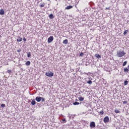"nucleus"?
<instances>
[{
  "label": "nucleus",
  "instance_id": "obj_17",
  "mask_svg": "<svg viewBox=\"0 0 129 129\" xmlns=\"http://www.w3.org/2000/svg\"><path fill=\"white\" fill-rule=\"evenodd\" d=\"M114 112H115V113H119V112H120V111H119L118 109H115L114 110Z\"/></svg>",
  "mask_w": 129,
  "mask_h": 129
},
{
  "label": "nucleus",
  "instance_id": "obj_29",
  "mask_svg": "<svg viewBox=\"0 0 129 129\" xmlns=\"http://www.w3.org/2000/svg\"><path fill=\"white\" fill-rule=\"evenodd\" d=\"M41 101L43 102V101H45V99L44 98H42Z\"/></svg>",
  "mask_w": 129,
  "mask_h": 129
},
{
  "label": "nucleus",
  "instance_id": "obj_34",
  "mask_svg": "<svg viewBox=\"0 0 129 129\" xmlns=\"http://www.w3.org/2000/svg\"><path fill=\"white\" fill-rule=\"evenodd\" d=\"M109 9H110V8H105V10H106V11H107V10H109Z\"/></svg>",
  "mask_w": 129,
  "mask_h": 129
},
{
  "label": "nucleus",
  "instance_id": "obj_3",
  "mask_svg": "<svg viewBox=\"0 0 129 129\" xmlns=\"http://www.w3.org/2000/svg\"><path fill=\"white\" fill-rule=\"evenodd\" d=\"M103 121H104V122H105V123H107V122H108V121H109V117H108V116H105L104 118Z\"/></svg>",
  "mask_w": 129,
  "mask_h": 129
},
{
  "label": "nucleus",
  "instance_id": "obj_4",
  "mask_svg": "<svg viewBox=\"0 0 129 129\" xmlns=\"http://www.w3.org/2000/svg\"><path fill=\"white\" fill-rule=\"evenodd\" d=\"M53 40H54V37L52 36H50L48 38L47 42H48V43H51V42H53Z\"/></svg>",
  "mask_w": 129,
  "mask_h": 129
},
{
  "label": "nucleus",
  "instance_id": "obj_21",
  "mask_svg": "<svg viewBox=\"0 0 129 129\" xmlns=\"http://www.w3.org/2000/svg\"><path fill=\"white\" fill-rule=\"evenodd\" d=\"M27 57L28 58H30V57H31V52H28L27 53Z\"/></svg>",
  "mask_w": 129,
  "mask_h": 129
},
{
  "label": "nucleus",
  "instance_id": "obj_25",
  "mask_svg": "<svg viewBox=\"0 0 129 129\" xmlns=\"http://www.w3.org/2000/svg\"><path fill=\"white\" fill-rule=\"evenodd\" d=\"M7 72L9 73V74H11V73H12V70H8Z\"/></svg>",
  "mask_w": 129,
  "mask_h": 129
},
{
  "label": "nucleus",
  "instance_id": "obj_2",
  "mask_svg": "<svg viewBox=\"0 0 129 129\" xmlns=\"http://www.w3.org/2000/svg\"><path fill=\"white\" fill-rule=\"evenodd\" d=\"M46 76H48V77H52L54 76V74L52 72H49L45 73Z\"/></svg>",
  "mask_w": 129,
  "mask_h": 129
},
{
  "label": "nucleus",
  "instance_id": "obj_27",
  "mask_svg": "<svg viewBox=\"0 0 129 129\" xmlns=\"http://www.w3.org/2000/svg\"><path fill=\"white\" fill-rule=\"evenodd\" d=\"M1 107H6V104H1Z\"/></svg>",
  "mask_w": 129,
  "mask_h": 129
},
{
  "label": "nucleus",
  "instance_id": "obj_20",
  "mask_svg": "<svg viewBox=\"0 0 129 129\" xmlns=\"http://www.w3.org/2000/svg\"><path fill=\"white\" fill-rule=\"evenodd\" d=\"M74 105H79V102H75L73 103Z\"/></svg>",
  "mask_w": 129,
  "mask_h": 129
},
{
  "label": "nucleus",
  "instance_id": "obj_15",
  "mask_svg": "<svg viewBox=\"0 0 129 129\" xmlns=\"http://www.w3.org/2000/svg\"><path fill=\"white\" fill-rule=\"evenodd\" d=\"M49 18H50V19H54V15H53L52 14H50V15H49Z\"/></svg>",
  "mask_w": 129,
  "mask_h": 129
},
{
  "label": "nucleus",
  "instance_id": "obj_24",
  "mask_svg": "<svg viewBox=\"0 0 129 129\" xmlns=\"http://www.w3.org/2000/svg\"><path fill=\"white\" fill-rule=\"evenodd\" d=\"M99 113V114H103L104 113V112L103 111V110H102V111H100Z\"/></svg>",
  "mask_w": 129,
  "mask_h": 129
},
{
  "label": "nucleus",
  "instance_id": "obj_30",
  "mask_svg": "<svg viewBox=\"0 0 129 129\" xmlns=\"http://www.w3.org/2000/svg\"><path fill=\"white\" fill-rule=\"evenodd\" d=\"M62 121H63V123H64V122H66V119H65V118L62 119Z\"/></svg>",
  "mask_w": 129,
  "mask_h": 129
},
{
  "label": "nucleus",
  "instance_id": "obj_32",
  "mask_svg": "<svg viewBox=\"0 0 129 129\" xmlns=\"http://www.w3.org/2000/svg\"><path fill=\"white\" fill-rule=\"evenodd\" d=\"M23 41L24 42H26L27 41V39H26V38H23Z\"/></svg>",
  "mask_w": 129,
  "mask_h": 129
},
{
  "label": "nucleus",
  "instance_id": "obj_23",
  "mask_svg": "<svg viewBox=\"0 0 129 129\" xmlns=\"http://www.w3.org/2000/svg\"><path fill=\"white\" fill-rule=\"evenodd\" d=\"M88 84H92V81L91 80H89L87 82Z\"/></svg>",
  "mask_w": 129,
  "mask_h": 129
},
{
  "label": "nucleus",
  "instance_id": "obj_11",
  "mask_svg": "<svg viewBox=\"0 0 129 129\" xmlns=\"http://www.w3.org/2000/svg\"><path fill=\"white\" fill-rule=\"evenodd\" d=\"M17 42H22L23 41V38H21V37H18V38L17 39Z\"/></svg>",
  "mask_w": 129,
  "mask_h": 129
},
{
  "label": "nucleus",
  "instance_id": "obj_14",
  "mask_svg": "<svg viewBox=\"0 0 129 129\" xmlns=\"http://www.w3.org/2000/svg\"><path fill=\"white\" fill-rule=\"evenodd\" d=\"M25 65H26V66H29L31 65V61H27L25 63Z\"/></svg>",
  "mask_w": 129,
  "mask_h": 129
},
{
  "label": "nucleus",
  "instance_id": "obj_10",
  "mask_svg": "<svg viewBox=\"0 0 129 129\" xmlns=\"http://www.w3.org/2000/svg\"><path fill=\"white\" fill-rule=\"evenodd\" d=\"M73 8V6H69L65 8V10H71V9H72Z\"/></svg>",
  "mask_w": 129,
  "mask_h": 129
},
{
  "label": "nucleus",
  "instance_id": "obj_28",
  "mask_svg": "<svg viewBox=\"0 0 129 129\" xmlns=\"http://www.w3.org/2000/svg\"><path fill=\"white\" fill-rule=\"evenodd\" d=\"M123 104H126V103H127V101H123Z\"/></svg>",
  "mask_w": 129,
  "mask_h": 129
},
{
  "label": "nucleus",
  "instance_id": "obj_26",
  "mask_svg": "<svg viewBox=\"0 0 129 129\" xmlns=\"http://www.w3.org/2000/svg\"><path fill=\"white\" fill-rule=\"evenodd\" d=\"M127 63V61H124L122 64V66H125Z\"/></svg>",
  "mask_w": 129,
  "mask_h": 129
},
{
  "label": "nucleus",
  "instance_id": "obj_18",
  "mask_svg": "<svg viewBox=\"0 0 129 129\" xmlns=\"http://www.w3.org/2000/svg\"><path fill=\"white\" fill-rule=\"evenodd\" d=\"M129 70L127 69V68H125L124 69V72H128Z\"/></svg>",
  "mask_w": 129,
  "mask_h": 129
},
{
  "label": "nucleus",
  "instance_id": "obj_1",
  "mask_svg": "<svg viewBox=\"0 0 129 129\" xmlns=\"http://www.w3.org/2000/svg\"><path fill=\"white\" fill-rule=\"evenodd\" d=\"M124 55H125V53L123 51H118L117 52V55L119 57H123V56H124Z\"/></svg>",
  "mask_w": 129,
  "mask_h": 129
},
{
  "label": "nucleus",
  "instance_id": "obj_19",
  "mask_svg": "<svg viewBox=\"0 0 129 129\" xmlns=\"http://www.w3.org/2000/svg\"><path fill=\"white\" fill-rule=\"evenodd\" d=\"M128 84V81H125L124 82V85L125 86V85H127V84Z\"/></svg>",
  "mask_w": 129,
  "mask_h": 129
},
{
  "label": "nucleus",
  "instance_id": "obj_7",
  "mask_svg": "<svg viewBox=\"0 0 129 129\" xmlns=\"http://www.w3.org/2000/svg\"><path fill=\"white\" fill-rule=\"evenodd\" d=\"M45 6V3H42L39 5V8H40V9H42V8H44Z\"/></svg>",
  "mask_w": 129,
  "mask_h": 129
},
{
  "label": "nucleus",
  "instance_id": "obj_8",
  "mask_svg": "<svg viewBox=\"0 0 129 129\" xmlns=\"http://www.w3.org/2000/svg\"><path fill=\"white\" fill-rule=\"evenodd\" d=\"M95 57H96L98 59H100V58H101V55L97 53L95 55Z\"/></svg>",
  "mask_w": 129,
  "mask_h": 129
},
{
  "label": "nucleus",
  "instance_id": "obj_22",
  "mask_svg": "<svg viewBox=\"0 0 129 129\" xmlns=\"http://www.w3.org/2000/svg\"><path fill=\"white\" fill-rule=\"evenodd\" d=\"M128 32V30H124V32H123V35H126V34H127V32Z\"/></svg>",
  "mask_w": 129,
  "mask_h": 129
},
{
  "label": "nucleus",
  "instance_id": "obj_12",
  "mask_svg": "<svg viewBox=\"0 0 129 129\" xmlns=\"http://www.w3.org/2000/svg\"><path fill=\"white\" fill-rule=\"evenodd\" d=\"M0 15H5V11H4V9L0 10Z\"/></svg>",
  "mask_w": 129,
  "mask_h": 129
},
{
  "label": "nucleus",
  "instance_id": "obj_9",
  "mask_svg": "<svg viewBox=\"0 0 129 129\" xmlns=\"http://www.w3.org/2000/svg\"><path fill=\"white\" fill-rule=\"evenodd\" d=\"M78 99L79 100H80V101H83V100H84V97L82 96L79 97Z\"/></svg>",
  "mask_w": 129,
  "mask_h": 129
},
{
  "label": "nucleus",
  "instance_id": "obj_33",
  "mask_svg": "<svg viewBox=\"0 0 129 129\" xmlns=\"http://www.w3.org/2000/svg\"><path fill=\"white\" fill-rule=\"evenodd\" d=\"M21 51H22V50H21V49H19V50H17V52L18 53H20V52H21Z\"/></svg>",
  "mask_w": 129,
  "mask_h": 129
},
{
  "label": "nucleus",
  "instance_id": "obj_35",
  "mask_svg": "<svg viewBox=\"0 0 129 129\" xmlns=\"http://www.w3.org/2000/svg\"><path fill=\"white\" fill-rule=\"evenodd\" d=\"M40 2H42V0H41Z\"/></svg>",
  "mask_w": 129,
  "mask_h": 129
},
{
  "label": "nucleus",
  "instance_id": "obj_6",
  "mask_svg": "<svg viewBox=\"0 0 129 129\" xmlns=\"http://www.w3.org/2000/svg\"><path fill=\"white\" fill-rule=\"evenodd\" d=\"M35 99H36V101L37 102H40V101H41V100H42V97H36Z\"/></svg>",
  "mask_w": 129,
  "mask_h": 129
},
{
  "label": "nucleus",
  "instance_id": "obj_16",
  "mask_svg": "<svg viewBox=\"0 0 129 129\" xmlns=\"http://www.w3.org/2000/svg\"><path fill=\"white\" fill-rule=\"evenodd\" d=\"M31 104H32V105H35V104H36V101H35V100H32V101H31Z\"/></svg>",
  "mask_w": 129,
  "mask_h": 129
},
{
  "label": "nucleus",
  "instance_id": "obj_5",
  "mask_svg": "<svg viewBox=\"0 0 129 129\" xmlns=\"http://www.w3.org/2000/svg\"><path fill=\"white\" fill-rule=\"evenodd\" d=\"M90 127L91 128L95 127V122L94 121H92L90 122Z\"/></svg>",
  "mask_w": 129,
  "mask_h": 129
},
{
  "label": "nucleus",
  "instance_id": "obj_31",
  "mask_svg": "<svg viewBox=\"0 0 129 129\" xmlns=\"http://www.w3.org/2000/svg\"><path fill=\"white\" fill-rule=\"evenodd\" d=\"M83 55H84L83 52H81V53L80 54V56H83Z\"/></svg>",
  "mask_w": 129,
  "mask_h": 129
},
{
  "label": "nucleus",
  "instance_id": "obj_36",
  "mask_svg": "<svg viewBox=\"0 0 129 129\" xmlns=\"http://www.w3.org/2000/svg\"><path fill=\"white\" fill-rule=\"evenodd\" d=\"M47 1H50V0H47Z\"/></svg>",
  "mask_w": 129,
  "mask_h": 129
},
{
  "label": "nucleus",
  "instance_id": "obj_13",
  "mask_svg": "<svg viewBox=\"0 0 129 129\" xmlns=\"http://www.w3.org/2000/svg\"><path fill=\"white\" fill-rule=\"evenodd\" d=\"M62 43H63V44H64L65 45H67V44H68V40L66 39V40H63Z\"/></svg>",
  "mask_w": 129,
  "mask_h": 129
}]
</instances>
